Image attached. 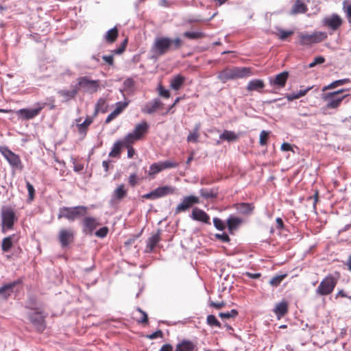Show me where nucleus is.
<instances>
[{"label":"nucleus","mask_w":351,"mask_h":351,"mask_svg":"<svg viewBox=\"0 0 351 351\" xmlns=\"http://www.w3.org/2000/svg\"><path fill=\"white\" fill-rule=\"evenodd\" d=\"M237 315H238V311L237 310H235V309H232V310H231L229 312L220 313L219 314V316L221 319H229V318H231V317H234Z\"/></svg>","instance_id":"8fccbe9b"},{"label":"nucleus","mask_w":351,"mask_h":351,"mask_svg":"<svg viewBox=\"0 0 351 351\" xmlns=\"http://www.w3.org/2000/svg\"><path fill=\"white\" fill-rule=\"evenodd\" d=\"M160 240V230H158V232L152 235L149 238H148L147 241V246L145 248V252L150 253L153 251L154 247L156 246V245L158 243V242Z\"/></svg>","instance_id":"5701e85b"},{"label":"nucleus","mask_w":351,"mask_h":351,"mask_svg":"<svg viewBox=\"0 0 351 351\" xmlns=\"http://www.w3.org/2000/svg\"><path fill=\"white\" fill-rule=\"evenodd\" d=\"M161 171H162V169L160 162H156L150 166L148 173L149 176H154Z\"/></svg>","instance_id":"c03bdc74"},{"label":"nucleus","mask_w":351,"mask_h":351,"mask_svg":"<svg viewBox=\"0 0 351 351\" xmlns=\"http://www.w3.org/2000/svg\"><path fill=\"white\" fill-rule=\"evenodd\" d=\"M2 231L13 228L16 217L14 210L10 208H3L1 212Z\"/></svg>","instance_id":"0eeeda50"},{"label":"nucleus","mask_w":351,"mask_h":351,"mask_svg":"<svg viewBox=\"0 0 351 351\" xmlns=\"http://www.w3.org/2000/svg\"><path fill=\"white\" fill-rule=\"evenodd\" d=\"M324 61H325V58L324 57L317 56V57L315 58L313 61L312 62H311L308 66L310 68H312L317 64H321L324 63Z\"/></svg>","instance_id":"4d7b16f0"},{"label":"nucleus","mask_w":351,"mask_h":351,"mask_svg":"<svg viewBox=\"0 0 351 351\" xmlns=\"http://www.w3.org/2000/svg\"><path fill=\"white\" fill-rule=\"evenodd\" d=\"M160 164L161 165L162 169H166L173 167H176L178 166V163L171 161V160H165L163 162H160Z\"/></svg>","instance_id":"603ef678"},{"label":"nucleus","mask_w":351,"mask_h":351,"mask_svg":"<svg viewBox=\"0 0 351 351\" xmlns=\"http://www.w3.org/2000/svg\"><path fill=\"white\" fill-rule=\"evenodd\" d=\"M182 45V41L180 38H176L173 40L168 37L160 36L155 38L151 51L153 56L158 58L169 51L180 49Z\"/></svg>","instance_id":"f257e3e1"},{"label":"nucleus","mask_w":351,"mask_h":351,"mask_svg":"<svg viewBox=\"0 0 351 351\" xmlns=\"http://www.w3.org/2000/svg\"><path fill=\"white\" fill-rule=\"evenodd\" d=\"M242 223V219L234 216H230L227 219V225L230 232L236 230Z\"/></svg>","instance_id":"c756f323"},{"label":"nucleus","mask_w":351,"mask_h":351,"mask_svg":"<svg viewBox=\"0 0 351 351\" xmlns=\"http://www.w3.org/2000/svg\"><path fill=\"white\" fill-rule=\"evenodd\" d=\"M159 351H173V347L170 344H165Z\"/></svg>","instance_id":"774afa93"},{"label":"nucleus","mask_w":351,"mask_h":351,"mask_svg":"<svg viewBox=\"0 0 351 351\" xmlns=\"http://www.w3.org/2000/svg\"><path fill=\"white\" fill-rule=\"evenodd\" d=\"M128 195V189L124 184H119L112 194V202H119Z\"/></svg>","instance_id":"f3484780"},{"label":"nucleus","mask_w":351,"mask_h":351,"mask_svg":"<svg viewBox=\"0 0 351 351\" xmlns=\"http://www.w3.org/2000/svg\"><path fill=\"white\" fill-rule=\"evenodd\" d=\"M200 129V124L197 123L195 125L194 130L193 132H191L187 136L188 142H194L196 143L199 136V130Z\"/></svg>","instance_id":"58836bf2"},{"label":"nucleus","mask_w":351,"mask_h":351,"mask_svg":"<svg viewBox=\"0 0 351 351\" xmlns=\"http://www.w3.org/2000/svg\"><path fill=\"white\" fill-rule=\"evenodd\" d=\"M265 87V83L263 80L259 79H254L250 80L247 86V90L248 91H260Z\"/></svg>","instance_id":"c85d7f7f"},{"label":"nucleus","mask_w":351,"mask_h":351,"mask_svg":"<svg viewBox=\"0 0 351 351\" xmlns=\"http://www.w3.org/2000/svg\"><path fill=\"white\" fill-rule=\"evenodd\" d=\"M73 238V232L71 230L62 229L59 233V240L62 246L64 247L71 243Z\"/></svg>","instance_id":"aec40b11"},{"label":"nucleus","mask_w":351,"mask_h":351,"mask_svg":"<svg viewBox=\"0 0 351 351\" xmlns=\"http://www.w3.org/2000/svg\"><path fill=\"white\" fill-rule=\"evenodd\" d=\"M213 224L214 226L219 230H223L226 228L223 221L217 217L213 218Z\"/></svg>","instance_id":"864d4df0"},{"label":"nucleus","mask_w":351,"mask_h":351,"mask_svg":"<svg viewBox=\"0 0 351 351\" xmlns=\"http://www.w3.org/2000/svg\"><path fill=\"white\" fill-rule=\"evenodd\" d=\"M0 153L14 169L21 171L23 169V165L19 156L12 152L7 147H0Z\"/></svg>","instance_id":"423d86ee"},{"label":"nucleus","mask_w":351,"mask_h":351,"mask_svg":"<svg viewBox=\"0 0 351 351\" xmlns=\"http://www.w3.org/2000/svg\"><path fill=\"white\" fill-rule=\"evenodd\" d=\"M102 59L110 65H112L114 62L113 54L110 56H103Z\"/></svg>","instance_id":"0e129e2a"},{"label":"nucleus","mask_w":351,"mask_h":351,"mask_svg":"<svg viewBox=\"0 0 351 351\" xmlns=\"http://www.w3.org/2000/svg\"><path fill=\"white\" fill-rule=\"evenodd\" d=\"M183 36L189 39L195 40L203 38L204 36V34L201 32H185L183 34Z\"/></svg>","instance_id":"37998d69"},{"label":"nucleus","mask_w":351,"mask_h":351,"mask_svg":"<svg viewBox=\"0 0 351 351\" xmlns=\"http://www.w3.org/2000/svg\"><path fill=\"white\" fill-rule=\"evenodd\" d=\"M138 140H140V138H138L136 134L132 132L128 133L121 141L123 143L124 147L129 148L132 144Z\"/></svg>","instance_id":"72a5a7b5"},{"label":"nucleus","mask_w":351,"mask_h":351,"mask_svg":"<svg viewBox=\"0 0 351 351\" xmlns=\"http://www.w3.org/2000/svg\"><path fill=\"white\" fill-rule=\"evenodd\" d=\"M162 336V332L161 330H158L155 332H153L152 334H151L149 336V338L150 339H156L157 337H161Z\"/></svg>","instance_id":"69168bd1"},{"label":"nucleus","mask_w":351,"mask_h":351,"mask_svg":"<svg viewBox=\"0 0 351 351\" xmlns=\"http://www.w3.org/2000/svg\"><path fill=\"white\" fill-rule=\"evenodd\" d=\"M225 302H210L209 303V305L216 309H220L222 307H223L225 306Z\"/></svg>","instance_id":"680f3d73"},{"label":"nucleus","mask_w":351,"mask_h":351,"mask_svg":"<svg viewBox=\"0 0 351 351\" xmlns=\"http://www.w3.org/2000/svg\"><path fill=\"white\" fill-rule=\"evenodd\" d=\"M288 311V305L287 302L282 301L276 304L275 308H274V313L278 317V319H280L283 317Z\"/></svg>","instance_id":"bb28decb"},{"label":"nucleus","mask_w":351,"mask_h":351,"mask_svg":"<svg viewBox=\"0 0 351 351\" xmlns=\"http://www.w3.org/2000/svg\"><path fill=\"white\" fill-rule=\"evenodd\" d=\"M322 23L324 25L335 30L341 25L342 19L338 14H332L331 16L325 17Z\"/></svg>","instance_id":"4468645a"},{"label":"nucleus","mask_w":351,"mask_h":351,"mask_svg":"<svg viewBox=\"0 0 351 351\" xmlns=\"http://www.w3.org/2000/svg\"><path fill=\"white\" fill-rule=\"evenodd\" d=\"M18 282L15 281L11 283L6 284L0 287V297L3 299H7L12 293L13 288L16 286Z\"/></svg>","instance_id":"cd10ccee"},{"label":"nucleus","mask_w":351,"mask_h":351,"mask_svg":"<svg viewBox=\"0 0 351 351\" xmlns=\"http://www.w3.org/2000/svg\"><path fill=\"white\" fill-rule=\"evenodd\" d=\"M84 232L86 234H91L93 231L97 227L99 223L96 219L93 217H85L83 220Z\"/></svg>","instance_id":"4be33fe9"},{"label":"nucleus","mask_w":351,"mask_h":351,"mask_svg":"<svg viewBox=\"0 0 351 351\" xmlns=\"http://www.w3.org/2000/svg\"><path fill=\"white\" fill-rule=\"evenodd\" d=\"M78 85L85 91L90 93H95L99 88V81L90 80L88 77H81L77 79Z\"/></svg>","instance_id":"9b49d317"},{"label":"nucleus","mask_w":351,"mask_h":351,"mask_svg":"<svg viewBox=\"0 0 351 351\" xmlns=\"http://www.w3.org/2000/svg\"><path fill=\"white\" fill-rule=\"evenodd\" d=\"M292 149L291 145L288 143H283L281 145V150L284 152L290 151Z\"/></svg>","instance_id":"338daca9"},{"label":"nucleus","mask_w":351,"mask_h":351,"mask_svg":"<svg viewBox=\"0 0 351 351\" xmlns=\"http://www.w3.org/2000/svg\"><path fill=\"white\" fill-rule=\"evenodd\" d=\"M77 93V90L75 88H73L70 90H60L58 94L64 98V101H69L75 97Z\"/></svg>","instance_id":"7c9ffc66"},{"label":"nucleus","mask_w":351,"mask_h":351,"mask_svg":"<svg viewBox=\"0 0 351 351\" xmlns=\"http://www.w3.org/2000/svg\"><path fill=\"white\" fill-rule=\"evenodd\" d=\"M250 75H252V71L248 67H233L221 71L218 75V79L225 83L230 80L243 78Z\"/></svg>","instance_id":"f03ea898"},{"label":"nucleus","mask_w":351,"mask_h":351,"mask_svg":"<svg viewBox=\"0 0 351 351\" xmlns=\"http://www.w3.org/2000/svg\"><path fill=\"white\" fill-rule=\"evenodd\" d=\"M121 146H123V143L121 141L115 142L113 145L111 152L109 153V156L111 157L118 156L121 153Z\"/></svg>","instance_id":"a19ab883"},{"label":"nucleus","mask_w":351,"mask_h":351,"mask_svg":"<svg viewBox=\"0 0 351 351\" xmlns=\"http://www.w3.org/2000/svg\"><path fill=\"white\" fill-rule=\"evenodd\" d=\"M289 77V73L287 71H283L280 73L277 74L274 77H270L269 78V82L271 86H276L278 88H283Z\"/></svg>","instance_id":"2eb2a0df"},{"label":"nucleus","mask_w":351,"mask_h":351,"mask_svg":"<svg viewBox=\"0 0 351 351\" xmlns=\"http://www.w3.org/2000/svg\"><path fill=\"white\" fill-rule=\"evenodd\" d=\"M299 44L301 45H311L324 40L327 38V34L324 32H314L308 33H300L298 34Z\"/></svg>","instance_id":"20e7f679"},{"label":"nucleus","mask_w":351,"mask_h":351,"mask_svg":"<svg viewBox=\"0 0 351 351\" xmlns=\"http://www.w3.org/2000/svg\"><path fill=\"white\" fill-rule=\"evenodd\" d=\"M149 124L146 121H142L137 124L132 131L136 136L141 139L143 136L148 132Z\"/></svg>","instance_id":"a878e982"},{"label":"nucleus","mask_w":351,"mask_h":351,"mask_svg":"<svg viewBox=\"0 0 351 351\" xmlns=\"http://www.w3.org/2000/svg\"><path fill=\"white\" fill-rule=\"evenodd\" d=\"M175 191V189L169 186H163L158 187L150 193H146L143 195V198L148 199H156L167 195L172 194Z\"/></svg>","instance_id":"1a4fd4ad"},{"label":"nucleus","mask_w":351,"mask_h":351,"mask_svg":"<svg viewBox=\"0 0 351 351\" xmlns=\"http://www.w3.org/2000/svg\"><path fill=\"white\" fill-rule=\"evenodd\" d=\"M236 209L242 214L248 215L254 209L252 204L249 203H240L235 205Z\"/></svg>","instance_id":"473e14b6"},{"label":"nucleus","mask_w":351,"mask_h":351,"mask_svg":"<svg viewBox=\"0 0 351 351\" xmlns=\"http://www.w3.org/2000/svg\"><path fill=\"white\" fill-rule=\"evenodd\" d=\"M215 237L223 242H228L230 241L229 236L226 233L216 234Z\"/></svg>","instance_id":"052dcab7"},{"label":"nucleus","mask_w":351,"mask_h":351,"mask_svg":"<svg viewBox=\"0 0 351 351\" xmlns=\"http://www.w3.org/2000/svg\"><path fill=\"white\" fill-rule=\"evenodd\" d=\"M199 193L202 197H203L204 198H206V199H210V198H213V197H216V193H214V191L213 190L202 189L199 191Z\"/></svg>","instance_id":"de8ad7c7"},{"label":"nucleus","mask_w":351,"mask_h":351,"mask_svg":"<svg viewBox=\"0 0 351 351\" xmlns=\"http://www.w3.org/2000/svg\"><path fill=\"white\" fill-rule=\"evenodd\" d=\"M269 132L262 130L260 133L259 143L261 146H265L267 143Z\"/></svg>","instance_id":"09e8293b"},{"label":"nucleus","mask_w":351,"mask_h":351,"mask_svg":"<svg viewBox=\"0 0 351 351\" xmlns=\"http://www.w3.org/2000/svg\"><path fill=\"white\" fill-rule=\"evenodd\" d=\"M117 36L118 30L117 27H114L106 32L105 39L107 42L112 43L116 40Z\"/></svg>","instance_id":"4c0bfd02"},{"label":"nucleus","mask_w":351,"mask_h":351,"mask_svg":"<svg viewBox=\"0 0 351 351\" xmlns=\"http://www.w3.org/2000/svg\"><path fill=\"white\" fill-rule=\"evenodd\" d=\"M293 34V31H292V30L279 29L278 37L280 40H284L288 36H291Z\"/></svg>","instance_id":"5fc2aeb1"},{"label":"nucleus","mask_w":351,"mask_h":351,"mask_svg":"<svg viewBox=\"0 0 351 351\" xmlns=\"http://www.w3.org/2000/svg\"><path fill=\"white\" fill-rule=\"evenodd\" d=\"M45 317L43 313L40 311H34L29 315L31 322L39 332H43L45 328Z\"/></svg>","instance_id":"ddd939ff"},{"label":"nucleus","mask_w":351,"mask_h":351,"mask_svg":"<svg viewBox=\"0 0 351 351\" xmlns=\"http://www.w3.org/2000/svg\"><path fill=\"white\" fill-rule=\"evenodd\" d=\"M285 276L286 275H279L274 276L273 278H271L269 283L270 285L273 287H278L285 278Z\"/></svg>","instance_id":"49530a36"},{"label":"nucleus","mask_w":351,"mask_h":351,"mask_svg":"<svg viewBox=\"0 0 351 351\" xmlns=\"http://www.w3.org/2000/svg\"><path fill=\"white\" fill-rule=\"evenodd\" d=\"M129 184L132 186H134L137 184V176L135 173H132L129 177Z\"/></svg>","instance_id":"e2e57ef3"},{"label":"nucleus","mask_w":351,"mask_h":351,"mask_svg":"<svg viewBox=\"0 0 351 351\" xmlns=\"http://www.w3.org/2000/svg\"><path fill=\"white\" fill-rule=\"evenodd\" d=\"M93 119L90 117H86L83 123L77 125L78 131L82 133L84 132L86 128L93 123Z\"/></svg>","instance_id":"79ce46f5"},{"label":"nucleus","mask_w":351,"mask_h":351,"mask_svg":"<svg viewBox=\"0 0 351 351\" xmlns=\"http://www.w3.org/2000/svg\"><path fill=\"white\" fill-rule=\"evenodd\" d=\"M238 138L239 136L237 134L230 130H224L223 132L219 135L220 139L227 141L228 142L235 141Z\"/></svg>","instance_id":"f704fd0d"},{"label":"nucleus","mask_w":351,"mask_h":351,"mask_svg":"<svg viewBox=\"0 0 351 351\" xmlns=\"http://www.w3.org/2000/svg\"><path fill=\"white\" fill-rule=\"evenodd\" d=\"M312 88H313V86H310V87L306 88V89L300 90L298 93H292V94H288V95H286V98L289 101H293L294 99H299L300 97H301L302 96H304L307 93V92L308 90H310Z\"/></svg>","instance_id":"c9c22d12"},{"label":"nucleus","mask_w":351,"mask_h":351,"mask_svg":"<svg viewBox=\"0 0 351 351\" xmlns=\"http://www.w3.org/2000/svg\"><path fill=\"white\" fill-rule=\"evenodd\" d=\"M337 283V279L332 275H328L320 282L315 290L318 295H328L330 294Z\"/></svg>","instance_id":"39448f33"},{"label":"nucleus","mask_w":351,"mask_h":351,"mask_svg":"<svg viewBox=\"0 0 351 351\" xmlns=\"http://www.w3.org/2000/svg\"><path fill=\"white\" fill-rule=\"evenodd\" d=\"M27 189L28 191L29 200L32 201L34 198L35 190L32 184L29 181H26Z\"/></svg>","instance_id":"6e6d98bb"},{"label":"nucleus","mask_w":351,"mask_h":351,"mask_svg":"<svg viewBox=\"0 0 351 351\" xmlns=\"http://www.w3.org/2000/svg\"><path fill=\"white\" fill-rule=\"evenodd\" d=\"M108 232V228L107 227H103L95 232V235L97 237L104 238L107 235Z\"/></svg>","instance_id":"13d9d810"},{"label":"nucleus","mask_w":351,"mask_h":351,"mask_svg":"<svg viewBox=\"0 0 351 351\" xmlns=\"http://www.w3.org/2000/svg\"><path fill=\"white\" fill-rule=\"evenodd\" d=\"M107 107L108 105L106 99L104 98H100L95 105V115H96L99 112H106L107 110Z\"/></svg>","instance_id":"e433bc0d"},{"label":"nucleus","mask_w":351,"mask_h":351,"mask_svg":"<svg viewBox=\"0 0 351 351\" xmlns=\"http://www.w3.org/2000/svg\"><path fill=\"white\" fill-rule=\"evenodd\" d=\"M128 101H119L116 104L115 109L108 114L106 119V123H109L114 119H115L119 114L122 112V111L128 106Z\"/></svg>","instance_id":"a211bd4d"},{"label":"nucleus","mask_w":351,"mask_h":351,"mask_svg":"<svg viewBox=\"0 0 351 351\" xmlns=\"http://www.w3.org/2000/svg\"><path fill=\"white\" fill-rule=\"evenodd\" d=\"M175 351H196V346L189 340H182L177 344Z\"/></svg>","instance_id":"393cba45"},{"label":"nucleus","mask_w":351,"mask_h":351,"mask_svg":"<svg viewBox=\"0 0 351 351\" xmlns=\"http://www.w3.org/2000/svg\"><path fill=\"white\" fill-rule=\"evenodd\" d=\"M137 312L139 313V317H137V321L140 323H145L147 322V313L142 311L140 308H137Z\"/></svg>","instance_id":"3c124183"},{"label":"nucleus","mask_w":351,"mask_h":351,"mask_svg":"<svg viewBox=\"0 0 351 351\" xmlns=\"http://www.w3.org/2000/svg\"><path fill=\"white\" fill-rule=\"evenodd\" d=\"M159 90V95L162 97H164L165 98H169L170 97L169 91L165 88H164L162 86H160L158 88Z\"/></svg>","instance_id":"bf43d9fd"},{"label":"nucleus","mask_w":351,"mask_h":351,"mask_svg":"<svg viewBox=\"0 0 351 351\" xmlns=\"http://www.w3.org/2000/svg\"><path fill=\"white\" fill-rule=\"evenodd\" d=\"M162 102L158 99H155L145 104L142 111L147 114H153L162 106Z\"/></svg>","instance_id":"412c9836"},{"label":"nucleus","mask_w":351,"mask_h":351,"mask_svg":"<svg viewBox=\"0 0 351 351\" xmlns=\"http://www.w3.org/2000/svg\"><path fill=\"white\" fill-rule=\"evenodd\" d=\"M45 103H37L34 108H23L17 110L16 113L23 119H32L36 117L45 108Z\"/></svg>","instance_id":"6e6552de"},{"label":"nucleus","mask_w":351,"mask_h":351,"mask_svg":"<svg viewBox=\"0 0 351 351\" xmlns=\"http://www.w3.org/2000/svg\"><path fill=\"white\" fill-rule=\"evenodd\" d=\"M350 82V80L349 78H345V79L336 80V81H334L332 83H330L329 85L324 87L322 90L324 91L327 89L335 88L339 86L344 85V84H348Z\"/></svg>","instance_id":"ea45409f"},{"label":"nucleus","mask_w":351,"mask_h":351,"mask_svg":"<svg viewBox=\"0 0 351 351\" xmlns=\"http://www.w3.org/2000/svg\"><path fill=\"white\" fill-rule=\"evenodd\" d=\"M343 91V89L335 91L332 93H328L324 95L323 99L325 101H328L327 108H337L339 106L343 99L346 95L338 96V95Z\"/></svg>","instance_id":"9d476101"},{"label":"nucleus","mask_w":351,"mask_h":351,"mask_svg":"<svg viewBox=\"0 0 351 351\" xmlns=\"http://www.w3.org/2000/svg\"><path fill=\"white\" fill-rule=\"evenodd\" d=\"M191 217L195 221H201L204 223H210L209 215L205 211L198 208L193 209Z\"/></svg>","instance_id":"dca6fc26"},{"label":"nucleus","mask_w":351,"mask_h":351,"mask_svg":"<svg viewBox=\"0 0 351 351\" xmlns=\"http://www.w3.org/2000/svg\"><path fill=\"white\" fill-rule=\"evenodd\" d=\"M307 10H308L307 6L302 1V0H296L291 10L290 14L291 15H296L298 14H304L307 12Z\"/></svg>","instance_id":"b1692460"},{"label":"nucleus","mask_w":351,"mask_h":351,"mask_svg":"<svg viewBox=\"0 0 351 351\" xmlns=\"http://www.w3.org/2000/svg\"><path fill=\"white\" fill-rule=\"evenodd\" d=\"M199 203V199L196 196L190 195L184 197L180 204H179L176 208V213H179L180 212L186 211L194 204H197Z\"/></svg>","instance_id":"f8f14e48"},{"label":"nucleus","mask_w":351,"mask_h":351,"mask_svg":"<svg viewBox=\"0 0 351 351\" xmlns=\"http://www.w3.org/2000/svg\"><path fill=\"white\" fill-rule=\"evenodd\" d=\"M185 77L184 76L178 75L171 80L170 86L172 89L178 90L183 85Z\"/></svg>","instance_id":"2f4dec72"},{"label":"nucleus","mask_w":351,"mask_h":351,"mask_svg":"<svg viewBox=\"0 0 351 351\" xmlns=\"http://www.w3.org/2000/svg\"><path fill=\"white\" fill-rule=\"evenodd\" d=\"M87 213V208L84 206H77L74 207H62L59 210L58 215V219L66 218L68 220L73 221L82 216H84Z\"/></svg>","instance_id":"7ed1b4c3"},{"label":"nucleus","mask_w":351,"mask_h":351,"mask_svg":"<svg viewBox=\"0 0 351 351\" xmlns=\"http://www.w3.org/2000/svg\"><path fill=\"white\" fill-rule=\"evenodd\" d=\"M206 322H207V324L212 327H213V326H216V327H219V328L221 327L220 322L217 320V319L213 315H208Z\"/></svg>","instance_id":"a18cd8bd"},{"label":"nucleus","mask_w":351,"mask_h":351,"mask_svg":"<svg viewBox=\"0 0 351 351\" xmlns=\"http://www.w3.org/2000/svg\"><path fill=\"white\" fill-rule=\"evenodd\" d=\"M19 239V236L16 234L4 238L1 243L2 250L5 252H9L13 244L18 242Z\"/></svg>","instance_id":"6ab92c4d"}]
</instances>
